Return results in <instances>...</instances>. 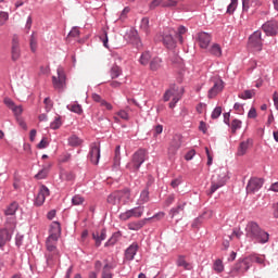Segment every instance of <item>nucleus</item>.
<instances>
[{
    "label": "nucleus",
    "instance_id": "1",
    "mask_svg": "<svg viewBox=\"0 0 278 278\" xmlns=\"http://www.w3.org/2000/svg\"><path fill=\"white\" fill-rule=\"evenodd\" d=\"M245 238L254 244H266L270 240V235L262 229L258 223L249 222L245 226Z\"/></svg>",
    "mask_w": 278,
    "mask_h": 278
},
{
    "label": "nucleus",
    "instance_id": "2",
    "mask_svg": "<svg viewBox=\"0 0 278 278\" xmlns=\"http://www.w3.org/2000/svg\"><path fill=\"white\" fill-rule=\"evenodd\" d=\"M129 199H131V191L129 189H123L119 191H114L108 197V203L111 205H118L119 203H125L129 202Z\"/></svg>",
    "mask_w": 278,
    "mask_h": 278
},
{
    "label": "nucleus",
    "instance_id": "3",
    "mask_svg": "<svg viewBox=\"0 0 278 278\" xmlns=\"http://www.w3.org/2000/svg\"><path fill=\"white\" fill-rule=\"evenodd\" d=\"M143 162H147V150L139 149L134 153L132 160L126 165V168L132 173H138Z\"/></svg>",
    "mask_w": 278,
    "mask_h": 278
},
{
    "label": "nucleus",
    "instance_id": "4",
    "mask_svg": "<svg viewBox=\"0 0 278 278\" xmlns=\"http://www.w3.org/2000/svg\"><path fill=\"white\" fill-rule=\"evenodd\" d=\"M46 248L48 253L46 254L47 260H58L60 252L58 251V239L48 237L46 240Z\"/></svg>",
    "mask_w": 278,
    "mask_h": 278
},
{
    "label": "nucleus",
    "instance_id": "5",
    "mask_svg": "<svg viewBox=\"0 0 278 278\" xmlns=\"http://www.w3.org/2000/svg\"><path fill=\"white\" fill-rule=\"evenodd\" d=\"M144 214V206H136L130 210H127L124 213L119 214V218L122 220H129V218H142V215Z\"/></svg>",
    "mask_w": 278,
    "mask_h": 278
},
{
    "label": "nucleus",
    "instance_id": "6",
    "mask_svg": "<svg viewBox=\"0 0 278 278\" xmlns=\"http://www.w3.org/2000/svg\"><path fill=\"white\" fill-rule=\"evenodd\" d=\"M11 60L12 62H18V60H21V38H18V35L12 36Z\"/></svg>",
    "mask_w": 278,
    "mask_h": 278
},
{
    "label": "nucleus",
    "instance_id": "7",
    "mask_svg": "<svg viewBox=\"0 0 278 278\" xmlns=\"http://www.w3.org/2000/svg\"><path fill=\"white\" fill-rule=\"evenodd\" d=\"M227 184V174H217L212 178V185L208 194H214L218 188Z\"/></svg>",
    "mask_w": 278,
    "mask_h": 278
},
{
    "label": "nucleus",
    "instance_id": "8",
    "mask_svg": "<svg viewBox=\"0 0 278 278\" xmlns=\"http://www.w3.org/2000/svg\"><path fill=\"white\" fill-rule=\"evenodd\" d=\"M263 186H264V178L252 177L248 181L247 192L248 194H255V192H258V190H262Z\"/></svg>",
    "mask_w": 278,
    "mask_h": 278
},
{
    "label": "nucleus",
    "instance_id": "9",
    "mask_svg": "<svg viewBox=\"0 0 278 278\" xmlns=\"http://www.w3.org/2000/svg\"><path fill=\"white\" fill-rule=\"evenodd\" d=\"M56 73L58 77H52V84L56 90H62V88L66 86V74H64V70L62 68V66L58 67Z\"/></svg>",
    "mask_w": 278,
    "mask_h": 278
},
{
    "label": "nucleus",
    "instance_id": "10",
    "mask_svg": "<svg viewBox=\"0 0 278 278\" xmlns=\"http://www.w3.org/2000/svg\"><path fill=\"white\" fill-rule=\"evenodd\" d=\"M249 47L250 49H254V51H262L263 42H262V31H254L249 38Z\"/></svg>",
    "mask_w": 278,
    "mask_h": 278
},
{
    "label": "nucleus",
    "instance_id": "11",
    "mask_svg": "<svg viewBox=\"0 0 278 278\" xmlns=\"http://www.w3.org/2000/svg\"><path fill=\"white\" fill-rule=\"evenodd\" d=\"M213 87L208 90L207 97L208 99H214L219 92H223L225 88V81L220 78L213 79Z\"/></svg>",
    "mask_w": 278,
    "mask_h": 278
},
{
    "label": "nucleus",
    "instance_id": "12",
    "mask_svg": "<svg viewBox=\"0 0 278 278\" xmlns=\"http://www.w3.org/2000/svg\"><path fill=\"white\" fill-rule=\"evenodd\" d=\"M262 29L266 34V36H277L278 22L275 20L267 21L265 24L262 25Z\"/></svg>",
    "mask_w": 278,
    "mask_h": 278
},
{
    "label": "nucleus",
    "instance_id": "13",
    "mask_svg": "<svg viewBox=\"0 0 278 278\" xmlns=\"http://www.w3.org/2000/svg\"><path fill=\"white\" fill-rule=\"evenodd\" d=\"M89 160L91 164H99L101 160V147L97 143H92L89 151Z\"/></svg>",
    "mask_w": 278,
    "mask_h": 278
},
{
    "label": "nucleus",
    "instance_id": "14",
    "mask_svg": "<svg viewBox=\"0 0 278 278\" xmlns=\"http://www.w3.org/2000/svg\"><path fill=\"white\" fill-rule=\"evenodd\" d=\"M138 249H140V245H138V242H132L125 250L124 257H125L126 262H134V260L138 253Z\"/></svg>",
    "mask_w": 278,
    "mask_h": 278
},
{
    "label": "nucleus",
    "instance_id": "15",
    "mask_svg": "<svg viewBox=\"0 0 278 278\" xmlns=\"http://www.w3.org/2000/svg\"><path fill=\"white\" fill-rule=\"evenodd\" d=\"M184 94V87L172 85L168 90L165 91L163 99L164 101H170V97Z\"/></svg>",
    "mask_w": 278,
    "mask_h": 278
},
{
    "label": "nucleus",
    "instance_id": "16",
    "mask_svg": "<svg viewBox=\"0 0 278 278\" xmlns=\"http://www.w3.org/2000/svg\"><path fill=\"white\" fill-rule=\"evenodd\" d=\"M51 194V192L49 191V188L45 185H42L39 189V192L35 199V205H42L47 199V197H49Z\"/></svg>",
    "mask_w": 278,
    "mask_h": 278
},
{
    "label": "nucleus",
    "instance_id": "17",
    "mask_svg": "<svg viewBox=\"0 0 278 278\" xmlns=\"http://www.w3.org/2000/svg\"><path fill=\"white\" fill-rule=\"evenodd\" d=\"M184 210H186V202L178 203L176 206L172 207L169 211L170 218H177L181 220V215L184 214Z\"/></svg>",
    "mask_w": 278,
    "mask_h": 278
},
{
    "label": "nucleus",
    "instance_id": "18",
    "mask_svg": "<svg viewBox=\"0 0 278 278\" xmlns=\"http://www.w3.org/2000/svg\"><path fill=\"white\" fill-rule=\"evenodd\" d=\"M198 42L201 49H207V47H210V42H212V36L208 33H199Z\"/></svg>",
    "mask_w": 278,
    "mask_h": 278
},
{
    "label": "nucleus",
    "instance_id": "19",
    "mask_svg": "<svg viewBox=\"0 0 278 278\" xmlns=\"http://www.w3.org/2000/svg\"><path fill=\"white\" fill-rule=\"evenodd\" d=\"M181 136L176 135L173 139V141L170 142V146L168 148V154L169 155H175V153H177V151H179V149H181Z\"/></svg>",
    "mask_w": 278,
    "mask_h": 278
},
{
    "label": "nucleus",
    "instance_id": "20",
    "mask_svg": "<svg viewBox=\"0 0 278 278\" xmlns=\"http://www.w3.org/2000/svg\"><path fill=\"white\" fill-rule=\"evenodd\" d=\"M108 238V230L105 228L101 229V231L92 232V239L96 242L97 249L101 247V242Z\"/></svg>",
    "mask_w": 278,
    "mask_h": 278
},
{
    "label": "nucleus",
    "instance_id": "21",
    "mask_svg": "<svg viewBox=\"0 0 278 278\" xmlns=\"http://www.w3.org/2000/svg\"><path fill=\"white\" fill-rule=\"evenodd\" d=\"M12 240V235L8 228L0 229V249H3Z\"/></svg>",
    "mask_w": 278,
    "mask_h": 278
},
{
    "label": "nucleus",
    "instance_id": "22",
    "mask_svg": "<svg viewBox=\"0 0 278 278\" xmlns=\"http://www.w3.org/2000/svg\"><path fill=\"white\" fill-rule=\"evenodd\" d=\"M61 235H62V226H60L59 222H53L50 226V235L48 238H54L59 240Z\"/></svg>",
    "mask_w": 278,
    "mask_h": 278
},
{
    "label": "nucleus",
    "instance_id": "23",
    "mask_svg": "<svg viewBox=\"0 0 278 278\" xmlns=\"http://www.w3.org/2000/svg\"><path fill=\"white\" fill-rule=\"evenodd\" d=\"M149 220H151V218H143L137 222H130L128 224V229L130 231H140V229H142V227H144V225H147V223H149Z\"/></svg>",
    "mask_w": 278,
    "mask_h": 278
},
{
    "label": "nucleus",
    "instance_id": "24",
    "mask_svg": "<svg viewBox=\"0 0 278 278\" xmlns=\"http://www.w3.org/2000/svg\"><path fill=\"white\" fill-rule=\"evenodd\" d=\"M251 144H253V139L251 138L247 139L245 141H241L237 151V155L239 156L245 155Z\"/></svg>",
    "mask_w": 278,
    "mask_h": 278
},
{
    "label": "nucleus",
    "instance_id": "25",
    "mask_svg": "<svg viewBox=\"0 0 278 278\" xmlns=\"http://www.w3.org/2000/svg\"><path fill=\"white\" fill-rule=\"evenodd\" d=\"M163 45H165L167 49H175V47H177V39L170 34H164Z\"/></svg>",
    "mask_w": 278,
    "mask_h": 278
},
{
    "label": "nucleus",
    "instance_id": "26",
    "mask_svg": "<svg viewBox=\"0 0 278 278\" xmlns=\"http://www.w3.org/2000/svg\"><path fill=\"white\" fill-rule=\"evenodd\" d=\"M151 200V198L149 197V188H146L141 191L140 197L137 201V205H144L146 203H149V201Z\"/></svg>",
    "mask_w": 278,
    "mask_h": 278
},
{
    "label": "nucleus",
    "instance_id": "27",
    "mask_svg": "<svg viewBox=\"0 0 278 278\" xmlns=\"http://www.w3.org/2000/svg\"><path fill=\"white\" fill-rule=\"evenodd\" d=\"M249 268H251V263H249V260H247V258L239 262L235 266V269L237 270V273H247V270H249Z\"/></svg>",
    "mask_w": 278,
    "mask_h": 278
},
{
    "label": "nucleus",
    "instance_id": "28",
    "mask_svg": "<svg viewBox=\"0 0 278 278\" xmlns=\"http://www.w3.org/2000/svg\"><path fill=\"white\" fill-rule=\"evenodd\" d=\"M205 218H212V211H205L202 215H200L199 217H197L193 223H192V227L197 228L199 227V225H201V223H203V219Z\"/></svg>",
    "mask_w": 278,
    "mask_h": 278
},
{
    "label": "nucleus",
    "instance_id": "29",
    "mask_svg": "<svg viewBox=\"0 0 278 278\" xmlns=\"http://www.w3.org/2000/svg\"><path fill=\"white\" fill-rule=\"evenodd\" d=\"M121 231L114 232L112 237L104 243V247H114L121 240Z\"/></svg>",
    "mask_w": 278,
    "mask_h": 278
},
{
    "label": "nucleus",
    "instance_id": "30",
    "mask_svg": "<svg viewBox=\"0 0 278 278\" xmlns=\"http://www.w3.org/2000/svg\"><path fill=\"white\" fill-rule=\"evenodd\" d=\"M49 168H51V164L45 165L43 168L35 175V179H47Z\"/></svg>",
    "mask_w": 278,
    "mask_h": 278
},
{
    "label": "nucleus",
    "instance_id": "31",
    "mask_svg": "<svg viewBox=\"0 0 278 278\" xmlns=\"http://www.w3.org/2000/svg\"><path fill=\"white\" fill-rule=\"evenodd\" d=\"M17 211H18V203L12 202L4 211V214L5 216H14V214H16Z\"/></svg>",
    "mask_w": 278,
    "mask_h": 278
},
{
    "label": "nucleus",
    "instance_id": "32",
    "mask_svg": "<svg viewBox=\"0 0 278 278\" xmlns=\"http://www.w3.org/2000/svg\"><path fill=\"white\" fill-rule=\"evenodd\" d=\"M29 47L31 53H36V51H38V37H36L35 33L30 35Z\"/></svg>",
    "mask_w": 278,
    "mask_h": 278
},
{
    "label": "nucleus",
    "instance_id": "33",
    "mask_svg": "<svg viewBox=\"0 0 278 278\" xmlns=\"http://www.w3.org/2000/svg\"><path fill=\"white\" fill-rule=\"evenodd\" d=\"M110 75L112 79H118L121 75H123V70L118 65H113L110 71Z\"/></svg>",
    "mask_w": 278,
    "mask_h": 278
},
{
    "label": "nucleus",
    "instance_id": "34",
    "mask_svg": "<svg viewBox=\"0 0 278 278\" xmlns=\"http://www.w3.org/2000/svg\"><path fill=\"white\" fill-rule=\"evenodd\" d=\"M67 142L70 144V147H80L81 142H84V140H81L79 137H77L76 135H72L68 139Z\"/></svg>",
    "mask_w": 278,
    "mask_h": 278
},
{
    "label": "nucleus",
    "instance_id": "35",
    "mask_svg": "<svg viewBox=\"0 0 278 278\" xmlns=\"http://www.w3.org/2000/svg\"><path fill=\"white\" fill-rule=\"evenodd\" d=\"M210 53H211L212 55H215V58H220V55H223V49H220V45L214 43V45L210 48Z\"/></svg>",
    "mask_w": 278,
    "mask_h": 278
},
{
    "label": "nucleus",
    "instance_id": "36",
    "mask_svg": "<svg viewBox=\"0 0 278 278\" xmlns=\"http://www.w3.org/2000/svg\"><path fill=\"white\" fill-rule=\"evenodd\" d=\"M149 62H151V52L146 51L141 54L140 59H139V63L142 66H147V64H149Z\"/></svg>",
    "mask_w": 278,
    "mask_h": 278
},
{
    "label": "nucleus",
    "instance_id": "37",
    "mask_svg": "<svg viewBox=\"0 0 278 278\" xmlns=\"http://www.w3.org/2000/svg\"><path fill=\"white\" fill-rule=\"evenodd\" d=\"M162 66V59L160 58H154L150 61V68L151 71H157Z\"/></svg>",
    "mask_w": 278,
    "mask_h": 278
},
{
    "label": "nucleus",
    "instance_id": "38",
    "mask_svg": "<svg viewBox=\"0 0 278 278\" xmlns=\"http://www.w3.org/2000/svg\"><path fill=\"white\" fill-rule=\"evenodd\" d=\"M188 31V29L186 28V26H179L177 31H176V35H175V38H177V40H179L180 43H184V34H186Z\"/></svg>",
    "mask_w": 278,
    "mask_h": 278
},
{
    "label": "nucleus",
    "instance_id": "39",
    "mask_svg": "<svg viewBox=\"0 0 278 278\" xmlns=\"http://www.w3.org/2000/svg\"><path fill=\"white\" fill-rule=\"evenodd\" d=\"M177 266L185 268V270H192V265L186 262V258H184V256H179L177 261Z\"/></svg>",
    "mask_w": 278,
    "mask_h": 278
},
{
    "label": "nucleus",
    "instance_id": "40",
    "mask_svg": "<svg viewBox=\"0 0 278 278\" xmlns=\"http://www.w3.org/2000/svg\"><path fill=\"white\" fill-rule=\"evenodd\" d=\"M230 128H231V132L236 134V131H238V129H242V121L232 119V122L230 124Z\"/></svg>",
    "mask_w": 278,
    "mask_h": 278
},
{
    "label": "nucleus",
    "instance_id": "41",
    "mask_svg": "<svg viewBox=\"0 0 278 278\" xmlns=\"http://www.w3.org/2000/svg\"><path fill=\"white\" fill-rule=\"evenodd\" d=\"M213 270H215V273H223V270H225V265H223V261L220 258H217L214 262Z\"/></svg>",
    "mask_w": 278,
    "mask_h": 278
},
{
    "label": "nucleus",
    "instance_id": "42",
    "mask_svg": "<svg viewBox=\"0 0 278 278\" xmlns=\"http://www.w3.org/2000/svg\"><path fill=\"white\" fill-rule=\"evenodd\" d=\"M140 29L141 31H143L144 34H149V17H143L140 22Z\"/></svg>",
    "mask_w": 278,
    "mask_h": 278
},
{
    "label": "nucleus",
    "instance_id": "43",
    "mask_svg": "<svg viewBox=\"0 0 278 278\" xmlns=\"http://www.w3.org/2000/svg\"><path fill=\"white\" fill-rule=\"evenodd\" d=\"M67 109L71 110V112H74V114H83L84 109H81L80 104H70L67 105Z\"/></svg>",
    "mask_w": 278,
    "mask_h": 278
},
{
    "label": "nucleus",
    "instance_id": "44",
    "mask_svg": "<svg viewBox=\"0 0 278 278\" xmlns=\"http://www.w3.org/2000/svg\"><path fill=\"white\" fill-rule=\"evenodd\" d=\"M238 8V0H230L229 5L227 7V14H233Z\"/></svg>",
    "mask_w": 278,
    "mask_h": 278
},
{
    "label": "nucleus",
    "instance_id": "45",
    "mask_svg": "<svg viewBox=\"0 0 278 278\" xmlns=\"http://www.w3.org/2000/svg\"><path fill=\"white\" fill-rule=\"evenodd\" d=\"M60 127H62V118L58 116L50 123V129H60Z\"/></svg>",
    "mask_w": 278,
    "mask_h": 278
},
{
    "label": "nucleus",
    "instance_id": "46",
    "mask_svg": "<svg viewBox=\"0 0 278 278\" xmlns=\"http://www.w3.org/2000/svg\"><path fill=\"white\" fill-rule=\"evenodd\" d=\"M222 114L223 108L216 106L211 114V118H213V121H216V118H219Z\"/></svg>",
    "mask_w": 278,
    "mask_h": 278
},
{
    "label": "nucleus",
    "instance_id": "47",
    "mask_svg": "<svg viewBox=\"0 0 278 278\" xmlns=\"http://www.w3.org/2000/svg\"><path fill=\"white\" fill-rule=\"evenodd\" d=\"M177 0H162V8H176Z\"/></svg>",
    "mask_w": 278,
    "mask_h": 278
},
{
    "label": "nucleus",
    "instance_id": "48",
    "mask_svg": "<svg viewBox=\"0 0 278 278\" xmlns=\"http://www.w3.org/2000/svg\"><path fill=\"white\" fill-rule=\"evenodd\" d=\"M128 38H129V42H137L138 31L137 30H129Z\"/></svg>",
    "mask_w": 278,
    "mask_h": 278
},
{
    "label": "nucleus",
    "instance_id": "49",
    "mask_svg": "<svg viewBox=\"0 0 278 278\" xmlns=\"http://www.w3.org/2000/svg\"><path fill=\"white\" fill-rule=\"evenodd\" d=\"M239 99H253V91L252 90H245L243 93L239 94Z\"/></svg>",
    "mask_w": 278,
    "mask_h": 278
},
{
    "label": "nucleus",
    "instance_id": "50",
    "mask_svg": "<svg viewBox=\"0 0 278 278\" xmlns=\"http://www.w3.org/2000/svg\"><path fill=\"white\" fill-rule=\"evenodd\" d=\"M79 34H80L79 28L77 26H74L72 30L68 33V36L71 38H79Z\"/></svg>",
    "mask_w": 278,
    "mask_h": 278
},
{
    "label": "nucleus",
    "instance_id": "51",
    "mask_svg": "<svg viewBox=\"0 0 278 278\" xmlns=\"http://www.w3.org/2000/svg\"><path fill=\"white\" fill-rule=\"evenodd\" d=\"M72 203L74 205H81L84 203V198L81 195H74L72 198Z\"/></svg>",
    "mask_w": 278,
    "mask_h": 278
},
{
    "label": "nucleus",
    "instance_id": "52",
    "mask_svg": "<svg viewBox=\"0 0 278 278\" xmlns=\"http://www.w3.org/2000/svg\"><path fill=\"white\" fill-rule=\"evenodd\" d=\"M114 162H115V164H121V146H116V148H115Z\"/></svg>",
    "mask_w": 278,
    "mask_h": 278
},
{
    "label": "nucleus",
    "instance_id": "53",
    "mask_svg": "<svg viewBox=\"0 0 278 278\" xmlns=\"http://www.w3.org/2000/svg\"><path fill=\"white\" fill-rule=\"evenodd\" d=\"M12 112L15 116H21L23 114V106L22 105H16L13 106L12 109Z\"/></svg>",
    "mask_w": 278,
    "mask_h": 278
},
{
    "label": "nucleus",
    "instance_id": "54",
    "mask_svg": "<svg viewBox=\"0 0 278 278\" xmlns=\"http://www.w3.org/2000/svg\"><path fill=\"white\" fill-rule=\"evenodd\" d=\"M100 40L103 42V47H105L108 49L109 48V46H108V42H109L108 31L103 30L102 35L100 36Z\"/></svg>",
    "mask_w": 278,
    "mask_h": 278
},
{
    "label": "nucleus",
    "instance_id": "55",
    "mask_svg": "<svg viewBox=\"0 0 278 278\" xmlns=\"http://www.w3.org/2000/svg\"><path fill=\"white\" fill-rule=\"evenodd\" d=\"M165 216H166V213L159 212L154 214L152 217H148V218H150V220H162V218H164Z\"/></svg>",
    "mask_w": 278,
    "mask_h": 278
},
{
    "label": "nucleus",
    "instance_id": "56",
    "mask_svg": "<svg viewBox=\"0 0 278 278\" xmlns=\"http://www.w3.org/2000/svg\"><path fill=\"white\" fill-rule=\"evenodd\" d=\"M162 8V0H152L149 4L150 10H155V8Z\"/></svg>",
    "mask_w": 278,
    "mask_h": 278
},
{
    "label": "nucleus",
    "instance_id": "57",
    "mask_svg": "<svg viewBox=\"0 0 278 278\" xmlns=\"http://www.w3.org/2000/svg\"><path fill=\"white\" fill-rule=\"evenodd\" d=\"M10 18V14L8 12H0V25H5V21Z\"/></svg>",
    "mask_w": 278,
    "mask_h": 278
},
{
    "label": "nucleus",
    "instance_id": "58",
    "mask_svg": "<svg viewBox=\"0 0 278 278\" xmlns=\"http://www.w3.org/2000/svg\"><path fill=\"white\" fill-rule=\"evenodd\" d=\"M117 116H119V118H122L123 121H129V113H127V111L125 110H121L119 112H117Z\"/></svg>",
    "mask_w": 278,
    "mask_h": 278
},
{
    "label": "nucleus",
    "instance_id": "59",
    "mask_svg": "<svg viewBox=\"0 0 278 278\" xmlns=\"http://www.w3.org/2000/svg\"><path fill=\"white\" fill-rule=\"evenodd\" d=\"M175 203V193L169 194L165 200V205L169 207V205H173Z\"/></svg>",
    "mask_w": 278,
    "mask_h": 278
},
{
    "label": "nucleus",
    "instance_id": "60",
    "mask_svg": "<svg viewBox=\"0 0 278 278\" xmlns=\"http://www.w3.org/2000/svg\"><path fill=\"white\" fill-rule=\"evenodd\" d=\"M233 110H236V112H238V114H244V106L239 102L235 103Z\"/></svg>",
    "mask_w": 278,
    "mask_h": 278
},
{
    "label": "nucleus",
    "instance_id": "61",
    "mask_svg": "<svg viewBox=\"0 0 278 278\" xmlns=\"http://www.w3.org/2000/svg\"><path fill=\"white\" fill-rule=\"evenodd\" d=\"M3 103L9 110H12L16 105L10 98H4Z\"/></svg>",
    "mask_w": 278,
    "mask_h": 278
},
{
    "label": "nucleus",
    "instance_id": "62",
    "mask_svg": "<svg viewBox=\"0 0 278 278\" xmlns=\"http://www.w3.org/2000/svg\"><path fill=\"white\" fill-rule=\"evenodd\" d=\"M181 184H182L181 177H178V178L172 180L170 186H172V188H179V186H181Z\"/></svg>",
    "mask_w": 278,
    "mask_h": 278
},
{
    "label": "nucleus",
    "instance_id": "63",
    "mask_svg": "<svg viewBox=\"0 0 278 278\" xmlns=\"http://www.w3.org/2000/svg\"><path fill=\"white\" fill-rule=\"evenodd\" d=\"M251 262H255L256 264H264V257L260 255H252Z\"/></svg>",
    "mask_w": 278,
    "mask_h": 278
},
{
    "label": "nucleus",
    "instance_id": "64",
    "mask_svg": "<svg viewBox=\"0 0 278 278\" xmlns=\"http://www.w3.org/2000/svg\"><path fill=\"white\" fill-rule=\"evenodd\" d=\"M38 149H47L49 147V141H47V138L41 139V141L38 143Z\"/></svg>",
    "mask_w": 278,
    "mask_h": 278
}]
</instances>
